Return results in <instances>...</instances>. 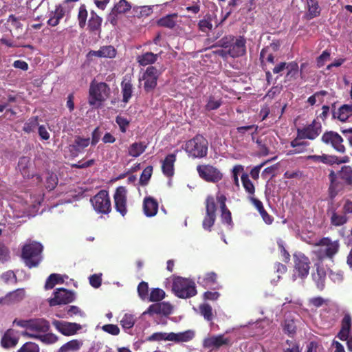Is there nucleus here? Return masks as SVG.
I'll use <instances>...</instances> for the list:
<instances>
[{"instance_id": "1", "label": "nucleus", "mask_w": 352, "mask_h": 352, "mask_svg": "<svg viewBox=\"0 0 352 352\" xmlns=\"http://www.w3.org/2000/svg\"><path fill=\"white\" fill-rule=\"evenodd\" d=\"M330 182L328 188V196L333 200L340 193L350 190L352 187V167L343 166L337 172L331 170L329 174Z\"/></svg>"}, {"instance_id": "2", "label": "nucleus", "mask_w": 352, "mask_h": 352, "mask_svg": "<svg viewBox=\"0 0 352 352\" xmlns=\"http://www.w3.org/2000/svg\"><path fill=\"white\" fill-rule=\"evenodd\" d=\"M314 254L319 261L333 260L340 248L339 240L332 241L329 237H322L315 245Z\"/></svg>"}, {"instance_id": "3", "label": "nucleus", "mask_w": 352, "mask_h": 352, "mask_svg": "<svg viewBox=\"0 0 352 352\" xmlns=\"http://www.w3.org/2000/svg\"><path fill=\"white\" fill-rule=\"evenodd\" d=\"M43 246L39 242L30 241L21 249V258L29 268L37 267L42 261Z\"/></svg>"}, {"instance_id": "4", "label": "nucleus", "mask_w": 352, "mask_h": 352, "mask_svg": "<svg viewBox=\"0 0 352 352\" xmlns=\"http://www.w3.org/2000/svg\"><path fill=\"white\" fill-rule=\"evenodd\" d=\"M183 149L189 157L201 159L207 156L208 142L204 135L197 134L192 139L185 142Z\"/></svg>"}, {"instance_id": "5", "label": "nucleus", "mask_w": 352, "mask_h": 352, "mask_svg": "<svg viewBox=\"0 0 352 352\" xmlns=\"http://www.w3.org/2000/svg\"><path fill=\"white\" fill-rule=\"evenodd\" d=\"M172 289L175 296L180 298H189L197 294L195 282L180 276L174 278Z\"/></svg>"}, {"instance_id": "6", "label": "nucleus", "mask_w": 352, "mask_h": 352, "mask_svg": "<svg viewBox=\"0 0 352 352\" xmlns=\"http://www.w3.org/2000/svg\"><path fill=\"white\" fill-rule=\"evenodd\" d=\"M206 214L202 221L204 230L210 232L217 218V205L212 195H208L205 200Z\"/></svg>"}, {"instance_id": "7", "label": "nucleus", "mask_w": 352, "mask_h": 352, "mask_svg": "<svg viewBox=\"0 0 352 352\" xmlns=\"http://www.w3.org/2000/svg\"><path fill=\"white\" fill-rule=\"evenodd\" d=\"M89 93V104L91 106L96 105L97 102L100 104L109 97L110 87L106 82H98L96 85L91 84Z\"/></svg>"}, {"instance_id": "8", "label": "nucleus", "mask_w": 352, "mask_h": 352, "mask_svg": "<svg viewBox=\"0 0 352 352\" xmlns=\"http://www.w3.org/2000/svg\"><path fill=\"white\" fill-rule=\"evenodd\" d=\"M90 202L98 213L107 214L111 210V199L106 190H100L91 198Z\"/></svg>"}, {"instance_id": "9", "label": "nucleus", "mask_w": 352, "mask_h": 352, "mask_svg": "<svg viewBox=\"0 0 352 352\" xmlns=\"http://www.w3.org/2000/svg\"><path fill=\"white\" fill-rule=\"evenodd\" d=\"M197 171L199 177L207 182L217 183L223 178L221 171L211 164H199Z\"/></svg>"}, {"instance_id": "10", "label": "nucleus", "mask_w": 352, "mask_h": 352, "mask_svg": "<svg viewBox=\"0 0 352 352\" xmlns=\"http://www.w3.org/2000/svg\"><path fill=\"white\" fill-rule=\"evenodd\" d=\"M160 73L154 66H148L143 73L140 80L144 81V90L148 94L152 92L157 85V80Z\"/></svg>"}, {"instance_id": "11", "label": "nucleus", "mask_w": 352, "mask_h": 352, "mask_svg": "<svg viewBox=\"0 0 352 352\" xmlns=\"http://www.w3.org/2000/svg\"><path fill=\"white\" fill-rule=\"evenodd\" d=\"M296 132L298 133V138L314 140L316 139L322 132V124L314 119L312 122L303 127H298Z\"/></svg>"}, {"instance_id": "12", "label": "nucleus", "mask_w": 352, "mask_h": 352, "mask_svg": "<svg viewBox=\"0 0 352 352\" xmlns=\"http://www.w3.org/2000/svg\"><path fill=\"white\" fill-rule=\"evenodd\" d=\"M321 141L324 144L331 146L340 153H344L346 151L343 138L335 131H325L321 137Z\"/></svg>"}, {"instance_id": "13", "label": "nucleus", "mask_w": 352, "mask_h": 352, "mask_svg": "<svg viewBox=\"0 0 352 352\" xmlns=\"http://www.w3.org/2000/svg\"><path fill=\"white\" fill-rule=\"evenodd\" d=\"M127 189L125 186H118L114 192V207L116 210L122 217H124L127 212Z\"/></svg>"}, {"instance_id": "14", "label": "nucleus", "mask_w": 352, "mask_h": 352, "mask_svg": "<svg viewBox=\"0 0 352 352\" xmlns=\"http://www.w3.org/2000/svg\"><path fill=\"white\" fill-rule=\"evenodd\" d=\"M54 296L48 300L50 307L67 305L75 300L74 293L65 288H57L54 292Z\"/></svg>"}, {"instance_id": "15", "label": "nucleus", "mask_w": 352, "mask_h": 352, "mask_svg": "<svg viewBox=\"0 0 352 352\" xmlns=\"http://www.w3.org/2000/svg\"><path fill=\"white\" fill-rule=\"evenodd\" d=\"M216 199L220 206L221 221L222 223L227 226L229 230H231L234 227V223L232 218V213L226 206L227 198L223 194L218 193Z\"/></svg>"}, {"instance_id": "16", "label": "nucleus", "mask_w": 352, "mask_h": 352, "mask_svg": "<svg viewBox=\"0 0 352 352\" xmlns=\"http://www.w3.org/2000/svg\"><path fill=\"white\" fill-rule=\"evenodd\" d=\"M173 307L168 302H160L151 305L147 309L143 312V315H149L151 316L161 315L168 316L173 312Z\"/></svg>"}, {"instance_id": "17", "label": "nucleus", "mask_w": 352, "mask_h": 352, "mask_svg": "<svg viewBox=\"0 0 352 352\" xmlns=\"http://www.w3.org/2000/svg\"><path fill=\"white\" fill-rule=\"evenodd\" d=\"M310 261L304 254L294 256V273L298 276L304 278L307 276L309 271Z\"/></svg>"}, {"instance_id": "18", "label": "nucleus", "mask_w": 352, "mask_h": 352, "mask_svg": "<svg viewBox=\"0 0 352 352\" xmlns=\"http://www.w3.org/2000/svg\"><path fill=\"white\" fill-rule=\"evenodd\" d=\"M230 340L228 338H225L223 334L212 336L206 338L203 341V346L205 349H217L222 346L229 345Z\"/></svg>"}, {"instance_id": "19", "label": "nucleus", "mask_w": 352, "mask_h": 352, "mask_svg": "<svg viewBox=\"0 0 352 352\" xmlns=\"http://www.w3.org/2000/svg\"><path fill=\"white\" fill-rule=\"evenodd\" d=\"M246 40L243 36H239L231 44L228 54L232 58L243 56L246 53Z\"/></svg>"}, {"instance_id": "20", "label": "nucleus", "mask_w": 352, "mask_h": 352, "mask_svg": "<svg viewBox=\"0 0 352 352\" xmlns=\"http://www.w3.org/2000/svg\"><path fill=\"white\" fill-rule=\"evenodd\" d=\"M55 328L65 336H72L81 329V326L77 323L54 320L52 322Z\"/></svg>"}, {"instance_id": "21", "label": "nucleus", "mask_w": 352, "mask_h": 352, "mask_svg": "<svg viewBox=\"0 0 352 352\" xmlns=\"http://www.w3.org/2000/svg\"><path fill=\"white\" fill-rule=\"evenodd\" d=\"M90 144V138H85L80 135H76L72 144L69 146V149L71 154L76 157L80 153H82L85 148Z\"/></svg>"}, {"instance_id": "22", "label": "nucleus", "mask_w": 352, "mask_h": 352, "mask_svg": "<svg viewBox=\"0 0 352 352\" xmlns=\"http://www.w3.org/2000/svg\"><path fill=\"white\" fill-rule=\"evenodd\" d=\"M298 322V320L291 314L286 316L281 323V327L284 333L291 338H294L297 332Z\"/></svg>"}, {"instance_id": "23", "label": "nucleus", "mask_w": 352, "mask_h": 352, "mask_svg": "<svg viewBox=\"0 0 352 352\" xmlns=\"http://www.w3.org/2000/svg\"><path fill=\"white\" fill-rule=\"evenodd\" d=\"M327 214L330 217L331 225L335 227L342 226L349 221V217L342 213H339L337 209L331 206L327 209Z\"/></svg>"}, {"instance_id": "24", "label": "nucleus", "mask_w": 352, "mask_h": 352, "mask_svg": "<svg viewBox=\"0 0 352 352\" xmlns=\"http://www.w3.org/2000/svg\"><path fill=\"white\" fill-rule=\"evenodd\" d=\"M176 159V154L170 153L167 155L162 161V171L166 177L170 178L174 175Z\"/></svg>"}, {"instance_id": "25", "label": "nucleus", "mask_w": 352, "mask_h": 352, "mask_svg": "<svg viewBox=\"0 0 352 352\" xmlns=\"http://www.w3.org/2000/svg\"><path fill=\"white\" fill-rule=\"evenodd\" d=\"M351 315L346 314L341 321V329L337 336L340 340L344 341L349 338L351 329Z\"/></svg>"}, {"instance_id": "26", "label": "nucleus", "mask_w": 352, "mask_h": 352, "mask_svg": "<svg viewBox=\"0 0 352 352\" xmlns=\"http://www.w3.org/2000/svg\"><path fill=\"white\" fill-rule=\"evenodd\" d=\"M143 210L146 217H154L158 211V202L152 197H146L143 201Z\"/></svg>"}, {"instance_id": "27", "label": "nucleus", "mask_w": 352, "mask_h": 352, "mask_svg": "<svg viewBox=\"0 0 352 352\" xmlns=\"http://www.w3.org/2000/svg\"><path fill=\"white\" fill-rule=\"evenodd\" d=\"M250 200L259 212L263 221L267 225H271L273 223L274 219L265 210L262 201L254 197H250Z\"/></svg>"}, {"instance_id": "28", "label": "nucleus", "mask_w": 352, "mask_h": 352, "mask_svg": "<svg viewBox=\"0 0 352 352\" xmlns=\"http://www.w3.org/2000/svg\"><path fill=\"white\" fill-rule=\"evenodd\" d=\"M102 19L94 11L91 12V16L88 20L87 29L91 33L99 34L101 32Z\"/></svg>"}, {"instance_id": "29", "label": "nucleus", "mask_w": 352, "mask_h": 352, "mask_svg": "<svg viewBox=\"0 0 352 352\" xmlns=\"http://www.w3.org/2000/svg\"><path fill=\"white\" fill-rule=\"evenodd\" d=\"M275 56L272 52H269V48H263L260 52L261 66L263 70H266L268 67L275 64Z\"/></svg>"}, {"instance_id": "30", "label": "nucleus", "mask_w": 352, "mask_h": 352, "mask_svg": "<svg viewBox=\"0 0 352 352\" xmlns=\"http://www.w3.org/2000/svg\"><path fill=\"white\" fill-rule=\"evenodd\" d=\"M333 118L341 122H346L352 116V104H343L337 111L332 112Z\"/></svg>"}, {"instance_id": "31", "label": "nucleus", "mask_w": 352, "mask_h": 352, "mask_svg": "<svg viewBox=\"0 0 352 352\" xmlns=\"http://www.w3.org/2000/svg\"><path fill=\"white\" fill-rule=\"evenodd\" d=\"M195 337V331L192 330H186L183 332L173 333L170 332V341L175 343L187 342L192 340Z\"/></svg>"}, {"instance_id": "32", "label": "nucleus", "mask_w": 352, "mask_h": 352, "mask_svg": "<svg viewBox=\"0 0 352 352\" xmlns=\"http://www.w3.org/2000/svg\"><path fill=\"white\" fill-rule=\"evenodd\" d=\"M50 329V323L43 318H36L30 320V331L45 333Z\"/></svg>"}, {"instance_id": "33", "label": "nucleus", "mask_w": 352, "mask_h": 352, "mask_svg": "<svg viewBox=\"0 0 352 352\" xmlns=\"http://www.w3.org/2000/svg\"><path fill=\"white\" fill-rule=\"evenodd\" d=\"M307 9L306 17L307 19H312L320 15L321 8L317 0H306Z\"/></svg>"}, {"instance_id": "34", "label": "nucleus", "mask_w": 352, "mask_h": 352, "mask_svg": "<svg viewBox=\"0 0 352 352\" xmlns=\"http://www.w3.org/2000/svg\"><path fill=\"white\" fill-rule=\"evenodd\" d=\"M146 148L147 144L144 142H135L129 146L128 154L131 157H138L146 151Z\"/></svg>"}, {"instance_id": "35", "label": "nucleus", "mask_w": 352, "mask_h": 352, "mask_svg": "<svg viewBox=\"0 0 352 352\" xmlns=\"http://www.w3.org/2000/svg\"><path fill=\"white\" fill-rule=\"evenodd\" d=\"M160 54H154L153 52H146L137 57V61L141 66H146L155 63Z\"/></svg>"}, {"instance_id": "36", "label": "nucleus", "mask_w": 352, "mask_h": 352, "mask_svg": "<svg viewBox=\"0 0 352 352\" xmlns=\"http://www.w3.org/2000/svg\"><path fill=\"white\" fill-rule=\"evenodd\" d=\"M313 279L315 281L317 288L322 291L325 286L326 272L323 267L318 266L316 272L312 274Z\"/></svg>"}, {"instance_id": "37", "label": "nucleus", "mask_w": 352, "mask_h": 352, "mask_svg": "<svg viewBox=\"0 0 352 352\" xmlns=\"http://www.w3.org/2000/svg\"><path fill=\"white\" fill-rule=\"evenodd\" d=\"M133 86L131 80H124L121 82L122 102L128 103L133 96Z\"/></svg>"}, {"instance_id": "38", "label": "nucleus", "mask_w": 352, "mask_h": 352, "mask_svg": "<svg viewBox=\"0 0 352 352\" xmlns=\"http://www.w3.org/2000/svg\"><path fill=\"white\" fill-rule=\"evenodd\" d=\"M153 13V8L149 6H133L132 8V14L133 17L139 19L146 18Z\"/></svg>"}, {"instance_id": "39", "label": "nucleus", "mask_w": 352, "mask_h": 352, "mask_svg": "<svg viewBox=\"0 0 352 352\" xmlns=\"http://www.w3.org/2000/svg\"><path fill=\"white\" fill-rule=\"evenodd\" d=\"M177 17V14H176V13L168 14L164 17L160 18L157 21V24L158 26H160V27L173 29L176 25L175 19Z\"/></svg>"}, {"instance_id": "40", "label": "nucleus", "mask_w": 352, "mask_h": 352, "mask_svg": "<svg viewBox=\"0 0 352 352\" xmlns=\"http://www.w3.org/2000/svg\"><path fill=\"white\" fill-rule=\"evenodd\" d=\"M93 52L98 57L113 58L116 54L115 48L111 45L102 47L99 50Z\"/></svg>"}, {"instance_id": "41", "label": "nucleus", "mask_w": 352, "mask_h": 352, "mask_svg": "<svg viewBox=\"0 0 352 352\" xmlns=\"http://www.w3.org/2000/svg\"><path fill=\"white\" fill-rule=\"evenodd\" d=\"M7 25L10 28V30H15L17 33H20L23 30V25L20 22V18L16 17L14 14H10L7 19Z\"/></svg>"}, {"instance_id": "42", "label": "nucleus", "mask_w": 352, "mask_h": 352, "mask_svg": "<svg viewBox=\"0 0 352 352\" xmlns=\"http://www.w3.org/2000/svg\"><path fill=\"white\" fill-rule=\"evenodd\" d=\"M64 280L61 275L58 274H52L47 278L45 289L46 290L52 289L56 284L63 283Z\"/></svg>"}, {"instance_id": "43", "label": "nucleus", "mask_w": 352, "mask_h": 352, "mask_svg": "<svg viewBox=\"0 0 352 352\" xmlns=\"http://www.w3.org/2000/svg\"><path fill=\"white\" fill-rule=\"evenodd\" d=\"M82 343L78 340H72L67 342L58 349V352H69L78 350L82 346Z\"/></svg>"}, {"instance_id": "44", "label": "nucleus", "mask_w": 352, "mask_h": 352, "mask_svg": "<svg viewBox=\"0 0 352 352\" xmlns=\"http://www.w3.org/2000/svg\"><path fill=\"white\" fill-rule=\"evenodd\" d=\"M131 9L130 3L126 0H120L113 8V12L116 14H124Z\"/></svg>"}, {"instance_id": "45", "label": "nucleus", "mask_w": 352, "mask_h": 352, "mask_svg": "<svg viewBox=\"0 0 352 352\" xmlns=\"http://www.w3.org/2000/svg\"><path fill=\"white\" fill-rule=\"evenodd\" d=\"M38 126V116L31 117L24 124L23 131L26 133H30L34 132L36 128Z\"/></svg>"}, {"instance_id": "46", "label": "nucleus", "mask_w": 352, "mask_h": 352, "mask_svg": "<svg viewBox=\"0 0 352 352\" xmlns=\"http://www.w3.org/2000/svg\"><path fill=\"white\" fill-rule=\"evenodd\" d=\"M87 16L88 12L87 10L86 6L85 4H82L79 8L78 14L77 16L78 25L81 29H83L86 25Z\"/></svg>"}, {"instance_id": "47", "label": "nucleus", "mask_w": 352, "mask_h": 352, "mask_svg": "<svg viewBox=\"0 0 352 352\" xmlns=\"http://www.w3.org/2000/svg\"><path fill=\"white\" fill-rule=\"evenodd\" d=\"M241 179L243 186L244 187L246 192H248L250 195H253L255 192V188L253 183L250 179L247 173H243L241 177Z\"/></svg>"}, {"instance_id": "48", "label": "nucleus", "mask_w": 352, "mask_h": 352, "mask_svg": "<svg viewBox=\"0 0 352 352\" xmlns=\"http://www.w3.org/2000/svg\"><path fill=\"white\" fill-rule=\"evenodd\" d=\"M18 342V340L13 338L10 335V332L8 331L1 338V345L4 348L14 346Z\"/></svg>"}, {"instance_id": "49", "label": "nucleus", "mask_w": 352, "mask_h": 352, "mask_svg": "<svg viewBox=\"0 0 352 352\" xmlns=\"http://www.w3.org/2000/svg\"><path fill=\"white\" fill-rule=\"evenodd\" d=\"M165 292L160 288H154L151 290L148 296L151 302H160L165 298Z\"/></svg>"}, {"instance_id": "50", "label": "nucleus", "mask_w": 352, "mask_h": 352, "mask_svg": "<svg viewBox=\"0 0 352 352\" xmlns=\"http://www.w3.org/2000/svg\"><path fill=\"white\" fill-rule=\"evenodd\" d=\"M81 311L77 306L72 305L65 308L64 311L60 314H58L56 316L58 318H67L68 316H73L74 315L80 314Z\"/></svg>"}, {"instance_id": "51", "label": "nucleus", "mask_w": 352, "mask_h": 352, "mask_svg": "<svg viewBox=\"0 0 352 352\" xmlns=\"http://www.w3.org/2000/svg\"><path fill=\"white\" fill-rule=\"evenodd\" d=\"M30 338H39L43 342L46 344H53L57 342L58 337L53 333H47L43 336H36L26 333Z\"/></svg>"}, {"instance_id": "52", "label": "nucleus", "mask_w": 352, "mask_h": 352, "mask_svg": "<svg viewBox=\"0 0 352 352\" xmlns=\"http://www.w3.org/2000/svg\"><path fill=\"white\" fill-rule=\"evenodd\" d=\"M283 352H301L300 343L296 340H286Z\"/></svg>"}, {"instance_id": "53", "label": "nucleus", "mask_w": 352, "mask_h": 352, "mask_svg": "<svg viewBox=\"0 0 352 352\" xmlns=\"http://www.w3.org/2000/svg\"><path fill=\"white\" fill-rule=\"evenodd\" d=\"M222 104V100L221 99L216 100L214 96H210L208 99V102L205 106L206 111H212L219 109Z\"/></svg>"}, {"instance_id": "54", "label": "nucleus", "mask_w": 352, "mask_h": 352, "mask_svg": "<svg viewBox=\"0 0 352 352\" xmlns=\"http://www.w3.org/2000/svg\"><path fill=\"white\" fill-rule=\"evenodd\" d=\"M201 314L207 321H212L213 318L212 307L208 304H203L199 306Z\"/></svg>"}, {"instance_id": "55", "label": "nucleus", "mask_w": 352, "mask_h": 352, "mask_svg": "<svg viewBox=\"0 0 352 352\" xmlns=\"http://www.w3.org/2000/svg\"><path fill=\"white\" fill-rule=\"evenodd\" d=\"M199 30L201 32H206L212 28V19L210 15H206L204 19L200 20L198 23Z\"/></svg>"}, {"instance_id": "56", "label": "nucleus", "mask_w": 352, "mask_h": 352, "mask_svg": "<svg viewBox=\"0 0 352 352\" xmlns=\"http://www.w3.org/2000/svg\"><path fill=\"white\" fill-rule=\"evenodd\" d=\"M152 173H153V166H148L147 167H146L143 170V171L140 175V185H142V186L146 185L148 184L149 179L151 177Z\"/></svg>"}, {"instance_id": "57", "label": "nucleus", "mask_w": 352, "mask_h": 352, "mask_svg": "<svg viewBox=\"0 0 352 352\" xmlns=\"http://www.w3.org/2000/svg\"><path fill=\"white\" fill-rule=\"evenodd\" d=\"M235 40V37L232 35L225 36L219 40L213 47H221L223 48H230L231 44Z\"/></svg>"}, {"instance_id": "58", "label": "nucleus", "mask_w": 352, "mask_h": 352, "mask_svg": "<svg viewBox=\"0 0 352 352\" xmlns=\"http://www.w3.org/2000/svg\"><path fill=\"white\" fill-rule=\"evenodd\" d=\"M170 333L156 332L153 333L148 338V341H170Z\"/></svg>"}, {"instance_id": "59", "label": "nucleus", "mask_w": 352, "mask_h": 352, "mask_svg": "<svg viewBox=\"0 0 352 352\" xmlns=\"http://www.w3.org/2000/svg\"><path fill=\"white\" fill-rule=\"evenodd\" d=\"M138 293L142 300L148 298V285L146 282L142 281L139 283Z\"/></svg>"}, {"instance_id": "60", "label": "nucleus", "mask_w": 352, "mask_h": 352, "mask_svg": "<svg viewBox=\"0 0 352 352\" xmlns=\"http://www.w3.org/2000/svg\"><path fill=\"white\" fill-rule=\"evenodd\" d=\"M40 349L37 344L32 342L25 343L19 350L18 352H39Z\"/></svg>"}, {"instance_id": "61", "label": "nucleus", "mask_w": 352, "mask_h": 352, "mask_svg": "<svg viewBox=\"0 0 352 352\" xmlns=\"http://www.w3.org/2000/svg\"><path fill=\"white\" fill-rule=\"evenodd\" d=\"M135 322L134 316L131 314H125L120 321V324L124 329H131L133 327Z\"/></svg>"}, {"instance_id": "62", "label": "nucleus", "mask_w": 352, "mask_h": 352, "mask_svg": "<svg viewBox=\"0 0 352 352\" xmlns=\"http://www.w3.org/2000/svg\"><path fill=\"white\" fill-rule=\"evenodd\" d=\"M189 3L186 8L188 12L196 14L200 11V1L199 0H188Z\"/></svg>"}, {"instance_id": "63", "label": "nucleus", "mask_w": 352, "mask_h": 352, "mask_svg": "<svg viewBox=\"0 0 352 352\" xmlns=\"http://www.w3.org/2000/svg\"><path fill=\"white\" fill-rule=\"evenodd\" d=\"M116 122L118 124L120 131L122 133H126L130 124L129 120L126 118L118 116L116 118Z\"/></svg>"}, {"instance_id": "64", "label": "nucleus", "mask_w": 352, "mask_h": 352, "mask_svg": "<svg viewBox=\"0 0 352 352\" xmlns=\"http://www.w3.org/2000/svg\"><path fill=\"white\" fill-rule=\"evenodd\" d=\"M331 53L329 50H326L317 58L316 63L318 67H322L324 65L325 63L330 60Z\"/></svg>"}]
</instances>
